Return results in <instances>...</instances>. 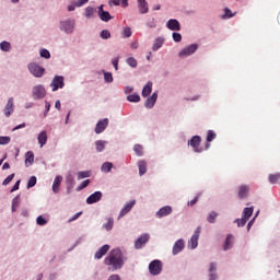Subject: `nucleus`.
<instances>
[{
	"instance_id": "1",
	"label": "nucleus",
	"mask_w": 280,
	"mask_h": 280,
	"mask_svg": "<svg viewBox=\"0 0 280 280\" xmlns=\"http://www.w3.org/2000/svg\"><path fill=\"white\" fill-rule=\"evenodd\" d=\"M104 264L106 266H112L113 270H121L124 267V254L121 253V249H113L105 258Z\"/></svg>"
},
{
	"instance_id": "2",
	"label": "nucleus",
	"mask_w": 280,
	"mask_h": 280,
	"mask_svg": "<svg viewBox=\"0 0 280 280\" xmlns=\"http://www.w3.org/2000/svg\"><path fill=\"white\" fill-rule=\"evenodd\" d=\"M28 71L32 73V75H34V78H43V75H45V68L36 63H30Z\"/></svg>"
},
{
	"instance_id": "3",
	"label": "nucleus",
	"mask_w": 280,
	"mask_h": 280,
	"mask_svg": "<svg viewBox=\"0 0 280 280\" xmlns=\"http://www.w3.org/2000/svg\"><path fill=\"white\" fill-rule=\"evenodd\" d=\"M161 270H163V264L161 260H153L149 265V272L156 277V275H161Z\"/></svg>"
},
{
	"instance_id": "4",
	"label": "nucleus",
	"mask_w": 280,
	"mask_h": 280,
	"mask_svg": "<svg viewBox=\"0 0 280 280\" xmlns=\"http://www.w3.org/2000/svg\"><path fill=\"white\" fill-rule=\"evenodd\" d=\"M202 231V228L198 226L195 230L194 235L191 236V238L188 241V248H191L194 250V248H198V240H200V233Z\"/></svg>"
},
{
	"instance_id": "5",
	"label": "nucleus",
	"mask_w": 280,
	"mask_h": 280,
	"mask_svg": "<svg viewBox=\"0 0 280 280\" xmlns=\"http://www.w3.org/2000/svg\"><path fill=\"white\" fill-rule=\"evenodd\" d=\"M32 93L33 100H43L47 95V90L43 85H35Z\"/></svg>"
},
{
	"instance_id": "6",
	"label": "nucleus",
	"mask_w": 280,
	"mask_h": 280,
	"mask_svg": "<svg viewBox=\"0 0 280 280\" xmlns=\"http://www.w3.org/2000/svg\"><path fill=\"white\" fill-rule=\"evenodd\" d=\"M198 49V45L191 44L186 48L182 49L178 54L179 58H187V56H191V54H196Z\"/></svg>"
},
{
	"instance_id": "7",
	"label": "nucleus",
	"mask_w": 280,
	"mask_h": 280,
	"mask_svg": "<svg viewBox=\"0 0 280 280\" xmlns=\"http://www.w3.org/2000/svg\"><path fill=\"white\" fill-rule=\"evenodd\" d=\"M201 141H202V138H200V136H194L188 141V145H191L194 149V152H197L199 154V152H202V149H200Z\"/></svg>"
},
{
	"instance_id": "8",
	"label": "nucleus",
	"mask_w": 280,
	"mask_h": 280,
	"mask_svg": "<svg viewBox=\"0 0 280 280\" xmlns=\"http://www.w3.org/2000/svg\"><path fill=\"white\" fill-rule=\"evenodd\" d=\"M74 25H75V22L71 20H66L60 23V30L62 32H66V34H72Z\"/></svg>"
},
{
	"instance_id": "9",
	"label": "nucleus",
	"mask_w": 280,
	"mask_h": 280,
	"mask_svg": "<svg viewBox=\"0 0 280 280\" xmlns=\"http://www.w3.org/2000/svg\"><path fill=\"white\" fill-rule=\"evenodd\" d=\"M150 242V235L149 234H142L140 237L137 238L135 242V248L137 250L143 248L144 244H148Z\"/></svg>"
},
{
	"instance_id": "10",
	"label": "nucleus",
	"mask_w": 280,
	"mask_h": 280,
	"mask_svg": "<svg viewBox=\"0 0 280 280\" xmlns=\"http://www.w3.org/2000/svg\"><path fill=\"white\" fill-rule=\"evenodd\" d=\"M106 128H108V118L98 120L94 130L96 135H102Z\"/></svg>"
},
{
	"instance_id": "11",
	"label": "nucleus",
	"mask_w": 280,
	"mask_h": 280,
	"mask_svg": "<svg viewBox=\"0 0 280 280\" xmlns=\"http://www.w3.org/2000/svg\"><path fill=\"white\" fill-rule=\"evenodd\" d=\"M52 91H58V89H62L65 86V78L62 77H55L50 84Z\"/></svg>"
},
{
	"instance_id": "12",
	"label": "nucleus",
	"mask_w": 280,
	"mask_h": 280,
	"mask_svg": "<svg viewBox=\"0 0 280 280\" xmlns=\"http://www.w3.org/2000/svg\"><path fill=\"white\" fill-rule=\"evenodd\" d=\"M167 30H171V32H180V22L176 19H171L166 23Z\"/></svg>"
},
{
	"instance_id": "13",
	"label": "nucleus",
	"mask_w": 280,
	"mask_h": 280,
	"mask_svg": "<svg viewBox=\"0 0 280 280\" xmlns=\"http://www.w3.org/2000/svg\"><path fill=\"white\" fill-rule=\"evenodd\" d=\"M3 113L5 115V117H10V115H12L14 113V98L10 97L8 100V103L3 109Z\"/></svg>"
},
{
	"instance_id": "14",
	"label": "nucleus",
	"mask_w": 280,
	"mask_h": 280,
	"mask_svg": "<svg viewBox=\"0 0 280 280\" xmlns=\"http://www.w3.org/2000/svg\"><path fill=\"white\" fill-rule=\"evenodd\" d=\"M101 200H102V191H95L86 198V203L95 205V202H100Z\"/></svg>"
},
{
	"instance_id": "15",
	"label": "nucleus",
	"mask_w": 280,
	"mask_h": 280,
	"mask_svg": "<svg viewBox=\"0 0 280 280\" xmlns=\"http://www.w3.org/2000/svg\"><path fill=\"white\" fill-rule=\"evenodd\" d=\"M156 100H159V94L154 92L150 97L147 98L144 103L145 108H154Z\"/></svg>"
},
{
	"instance_id": "16",
	"label": "nucleus",
	"mask_w": 280,
	"mask_h": 280,
	"mask_svg": "<svg viewBox=\"0 0 280 280\" xmlns=\"http://www.w3.org/2000/svg\"><path fill=\"white\" fill-rule=\"evenodd\" d=\"M138 9L140 14H148L150 12V7L145 0H138Z\"/></svg>"
},
{
	"instance_id": "17",
	"label": "nucleus",
	"mask_w": 280,
	"mask_h": 280,
	"mask_svg": "<svg viewBox=\"0 0 280 280\" xmlns=\"http://www.w3.org/2000/svg\"><path fill=\"white\" fill-rule=\"evenodd\" d=\"M250 191V187L247 185H242L238 187V198L244 199L248 198V194Z\"/></svg>"
},
{
	"instance_id": "18",
	"label": "nucleus",
	"mask_w": 280,
	"mask_h": 280,
	"mask_svg": "<svg viewBox=\"0 0 280 280\" xmlns=\"http://www.w3.org/2000/svg\"><path fill=\"white\" fill-rule=\"evenodd\" d=\"M60 185H62V176L61 175H57L54 179L52 183V191L54 194H58V191H60Z\"/></svg>"
},
{
	"instance_id": "19",
	"label": "nucleus",
	"mask_w": 280,
	"mask_h": 280,
	"mask_svg": "<svg viewBox=\"0 0 280 280\" xmlns=\"http://www.w3.org/2000/svg\"><path fill=\"white\" fill-rule=\"evenodd\" d=\"M171 213H172V207L165 206L156 212V218H165V215H170Z\"/></svg>"
},
{
	"instance_id": "20",
	"label": "nucleus",
	"mask_w": 280,
	"mask_h": 280,
	"mask_svg": "<svg viewBox=\"0 0 280 280\" xmlns=\"http://www.w3.org/2000/svg\"><path fill=\"white\" fill-rule=\"evenodd\" d=\"M108 250H110V246H109V245H103V246L95 253V259H102V257H104V255H106V253H108Z\"/></svg>"
},
{
	"instance_id": "21",
	"label": "nucleus",
	"mask_w": 280,
	"mask_h": 280,
	"mask_svg": "<svg viewBox=\"0 0 280 280\" xmlns=\"http://www.w3.org/2000/svg\"><path fill=\"white\" fill-rule=\"evenodd\" d=\"M185 248V242L183 240H178L173 246V255H178Z\"/></svg>"
},
{
	"instance_id": "22",
	"label": "nucleus",
	"mask_w": 280,
	"mask_h": 280,
	"mask_svg": "<svg viewBox=\"0 0 280 280\" xmlns=\"http://www.w3.org/2000/svg\"><path fill=\"white\" fill-rule=\"evenodd\" d=\"M164 43H165V38L163 37L155 38L152 46L153 51H159L163 47Z\"/></svg>"
},
{
	"instance_id": "23",
	"label": "nucleus",
	"mask_w": 280,
	"mask_h": 280,
	"mask_svg": "<svg viewBox=\"0 0 280 280\" xmlns=\"http://www.w3.org/2000/svg\"><path fill=\"white\" fill-rule=\"evenodd\" d=\"M136 201H130L129 203L125 205L124 209L119 213V218H124L126 213H129V211L132 210V207H135Z\"/></svg>"
},
{
	"instance_id": "24",
	"label": "nucleus",
	"mask_w": 280,
	"mask_h": 280,
	"mask_svg": "<svg viewBox=\"0 0 280 280\" xmlns=\"http://www.w3.org/2000/svg\"><path fill=\"white\" fill-rule=\"evenodd\" d=\"M217 264L215 262H211L210 264V269H209V272H210V275H209V280H218V273L215 272V270H217Z\"/></svg>"
},
{
	"instance_id": "25",
	"label": "nucleus",
	"mask_w": 280,
	"mask_h": 280,
	"mask_svg": "<svg viewBox=\"0 0 280 280\" xmlns=\"http://www.w3.org/2000/svg\"><path fill=\"white\" fill-rule=\"evenodd\" d=\"M138 167L140 176H143L148 172V163L143 160L138 162Z\"/></svg>"
},
{
	"instance_id": "26",
	"label": "nucleus",
	"mask_w": 280,
	"mask_h": 280,
	"mask_svg": "<svg viewBox=\"0 0 280 280\" xmlns=\"http://www.w3.org/2000/svg\"><path fill=\"white\" fill-rule=\"evenodd\" d=\"M152 93V81H149L142 89V97H148Z\"/></svg>"
},
{
	"instance_id": "27",
	"label": "nucleus",
	"mask_w": 280,
	"mask_h": 280,
	"mask_svg": "<svg viewBox=\"0 0 280 280\" xmlns=\"http://www.w3.org/2000/svg\"><path fill=\"white\" fill-rule=\"evenodd\" d=\"M37 141L40 148H43L47 143V131H42L37 137Z\"/></svg>"
},
{
	"instance_id": "28",
	"label": "nucleus",
	"mask_w": 280,
	"mask_h": 280,
	"mask_svg": "<svg viewBox=\"0 0 280 280\" xmlns=\"http://www.w3.org/2000/svg\"><path fill=\"white\" fill-rule=\"evenodd\" d=\"M223 248H224V250H230V248H233V234H229L226 236Z\"/></svg>"
},
{
	"instance_id": "29",
	"label": "nucleus",
	"mask_w": 280,
	"mask_h": 280,
	"mask_svg": "<svg viewBox=\"0 0 280 280\" xmlns=\"http://www.w3.org/2000/svg\"><path fill=\"white\" fill-rule=\"evenodd\" d=\"M19 205H21V196L18 195L14 197V199L12 200V212L14 213V211H16V209H19Z\"/></svg>"
},
{
	"instance_id": "30",
	"label": "nucleus",
	"mask_w": 280,
	"mask_h": 280,
	"mask_svg": "<svg viewBox=\"0 0 280 280\" xmlns=\"http://www.w3.org/2000/svg\"><path fill=\"white\" fill-rule=\"evenodd\" d=\"M32 163H34V152L28 151L26 153V159H25V165L26 167H30V165H32Z\"/></svg>"
},
{
	"instance_id": "31",
	"label": "nucleus",
	"mask_w": 280,
	"mask_h": 280,
	"mask_svg": "<svg viewBox=\"0 0 280 280\" xmlns=\"http://www.w3.org/2000/svg\"><path fill=\"white\" fill-rule=\"evenodd\" d=\"M101 21H104L105 23H108V21L113 20L110 16V13L108 11L102 12L100 15Z\"/></svg>"
},
{
	"instance_id": "32",
	"label": "nucleus",
	"mask_w": 280,
	"mask_h": 280,
	"mask_svg": "<svg viewBox=\"0 0 280 280\" xmlns=\"http://www.w3.org/2000/svg\"><path fill=\"white\" fill-rule=\"evenodd\" d=\"M279 180H280V173L269 175V183H271V185H277Z\"/></svg>"
},
{
	"instance_id": "33",
	"label": "nucleus",
	"mask_w": 280,
	"mask_h": 280,
	"mask_svg": "<svg viewBox=\"0 0 280 280\" xmlns=\"http://www.w3.org/2000/svg\"><path fill=\"white\" fill-rule=\"evenodd\" d=\"M128 102L138 103L141 102V96L137 93L127 96Z\"/></svg>"
},
{
	"instance_id": "34",
	"label": "nucleus",
	"mask_w": 280,
	"mask_h": 280,
	"mask_svg": "<svg viewBox=\"0 0 280 280\" xmlns=\"http://www.w3.org/2000/svg\"><path fill=\"white\" fill-rule=\"evenodd\" d=\"M253 215V208H245L243 210V218L245 220H250V217Z\"/></svg>"
},
{
	"instance_id": "35",
	"label": "nucleus",
	"mask_w": 280,
	"mask_h": 280,
	"mask_svg": "<svg viewBox=\"0 0 280 280\" xmlns=\"http://www.w3.org/2000/svg\"><path fill=\"white\" fill-rule=\"evenodd\" d=\"M102 172H105V174H108V172H110V170H113V163L110 162H105L102 167H101Z\"/></svg>"
},
{
	"instance_id": "36",
	"label": "nucleus",
	"mask_w": 280,
	"mask_h": 280,
	"mask_svg": "<svg viewBox=\"0 0 280 280\" xmlns=\"http://www.w3.org/2000/svg\"><path fill=\"white\" fill-rule=\"evenodd\" d=\"M95 147H96L97 152H103V150L106 148V142L102 141V140H97L95 142Z\"/></svg>"
},
{
	"instance_id": "37",
	"label": "nucleus",
	"mask_w": 280,
	"mask_h": 280,
	"mask_svg": "<svg viewBox=\"0 0 280 280\" xmlns=\"http://www.w3.org/2000/svg\"><path fill=\"white\" fill-rule=\"evenodd\" d=\"M0 49L2 51H10L12 49V45L9 42L0 43Z\"/></svg>"
},
{
	"instance_id": "38",
	"label": "nucleus",
	"mask_w": 280,
	"mask_h": 280,
	"mask_svg": "<svg viewBox=\"0 0 280 280\" xmlns=\"http://www.w3.org/2000/svg\"><path fill=\"white\" fill-rule=\"evenodd\" d=\"M91 184V179L83 180L80 186L77 187V191H82V189H86L89 185Z\"/></svg>"
},
{
	"instance_id": "39",
	"label": "nucleus",
	"mask_w": 280,
	"mask_h": 280,
	"mask_svg": "<svg viewBox=\"0 0 280 280\" xmlns=\"http://www.w3.org/2000/svg\"><path fill=\"white\" fill-rule=\"evenodd\" d=\"M218 218V212L215 211H212L210 212V214L208 215L207 218V221L210 223V224H213L215 222V219Z\"/></svg>"
},
{
	"instance_id": "40",
	"label": "nucleus",
	"mask_w": 280,
	"mask_h": 280,
	"mask_svg": "<svg viewBox=\"0 0 280 280\" xmlns=\"http://www.w3.org/2000/svg\"><path fill=\"white\" fill-rule=\"evenodd\" d=\"M113 224H115V221L113 220V218H109L107 222L103 225V228L106 229V231H112Z\"/></svg>"
},
{
	"instance_id": "41",
	"label": "nucleus",
	"mask_w": 280,
	"mask_h": 280,
	"mask_svg": "<svg viewBox=\"0 0 280 280\" xmlns=\"http://www.w3.org/2000/svg\"><path fill=\"white\" fill-rule=\"evenodd\" d=\"M127 65L132 69H137V65H138L137 59H135L133 57H129L127 59Z\"/></svg>"
},
{
	"instance_id": "42",
	"label": "nucleus",
	"mask_w": 280,
	"mask_h": 280,
	"mask_svg": "<svg viewBox=\"0 0 280 280\" xmlns=\"http://www.w3.org/2000/svg\"><path fill=\"white\" fill-rule=\"evenodd\" d=\"M215 137H218V135H215V131L209 130L207 133V142L211 143V141H213V139H215Z\"/></svg>"
},
{
	"instance_id": "43",
	"label": "nucleus",
	"mask_w": 280,
	"mask_h": 280,
	"mask_svg": "<svg viewBox=\"0 0 280 280\" xmlns=\"http://www.w3.org/2000/svg\"><path fill=\"white\" fill-rule=\"evenodd\" d=\"M133 151L136 152L137 156H143V147L140 144H136L133 147Z\"/></svg>"
},
{
	"instance_id": "44",
	"label": "nucleus",
	"mask_w": 280,
	"mask_h": 280,
	"mask_svg": "<svg viewBox=\"0 0 280 280\" xmlns=\"http://www.w3.org/2000/svg\"><path fill=\"white\" fill-rule=\"evenodd\" d=\"M233 16H235V13H233L231 9L225 8L223 19H233Z\"/></svg>"
},
{
	"instance_id": "45",
	"label": "nucleus",
	"mask_w": 280,
	"mask_h": 280,
	"mask_svg": "<svg viewBox=\"0 0 280 280\" xmlns=\"http://www.w3.org/2000/svg\"><path fill=\"white\" fill-rule=\"evenodd\" d=\"M11 138L8 136H0V145H8L10 143Z\"/></svg>"
},
{
	"instance_id": "46",
	"label": "nucleus",
	"mask_w": 280,
	"mask_h": 280,
	"mask_svg": "<svg viewBox=\"0 0 280 280\" xmlns=\"http://www.w3.org/2000/svg\"><path fill=\"white\" fill-rule=\"evenodd\" d=\"M93 14H95V10L93 9V7H88L85 9V16H86V19H91V16H93Z\"/></svg>"
},
{
	"instance_id": "47",
	"label": "nucleus",
	"mask_w": 280,
	"mask_h": 280,
	"mask_svg": "<svg viewBox=\"0 0 280 280\" xmlns=\"http://www.w3.org/2000/svg\"><path fill=\"white\" fill-rule=\"evenodd\" d=\"M36 176H31L27 182V189H32L36 185Z\"/></svg>"
},
{
	"instance_id": "48",
	"label": "nucleus",
	"mask_w": 280,
	"mask_h": 280,
	"mask_svg": "<svg viewBox=\"0 0 280 280\" xmlns=\"http://www.w3.org/2000/svg\"><path fill=\"white\" fill-rule=\"evenodd\" d=\"M91 176V173L89 171H83L78 173L79 180H82V178H89Z\"/></svg>"
},
{
	"instance_id": "49",
	"label": "nucleus",
	"mask_w": 280,
	"mask_h": 280,
	"mask_svg": "<svg viewBox=\"0 0 280 280\" xmlns=\"http://www.w3.org/2000/svg\"><path fill=\"white\" fill-rule=\"evenodd\" d=\"M101 38H103L104 40H108V38H110V32L108 30H103L101 32Z\"/></svg>"
},
{
	"instance_id": "50",
	"label": "nucleus",
	"mask_w": 280,
	"mask_h": 280,
	"mask_svg": "<svg viewBox=\"0 0 280 280\" xmlns=\"http://www.w3.org/2000/svg\"><path fill=\"white\" fill-rule=\"evenodd\" d=\"M234 222L237 224V226H245L246 222H248V219L242 217V219H236Z\"/></svg>"
},
{
	"instance_id": "51",
	"label": "nucleus",
	"mask_w": 280,
	"mask_h": 280,
	"mask_svg": "<svg viewBox=\"0 0 280 280\" xmlns=\"http://www.w3.org/2000/svg\"><path fill=\"white\" fill-rule=\"evenodd\" d=\"M40 57H42V58L49 59V58H51V54H50L49 50H47V49H42V50H40Z\"/></svg>"
},
{
	"instance_id": "52",
	"label": "nucleus",
	"mask_w": 280,
	"mask_h": 280,
	"mask_svg": "<svg viewBox=\"0 0 280 280\" xmlns=\"http://www.w3.org/2000/svg\"><path fill=\"white\" fill-rule=\"evenodd\" d=\"M104 80H105V82H107V83L113 82V73H110V72H105V73H104Z\"/></svg>"
},
{
	"instance_id": "53",
	"label": "nucleus",
	"mask_w": 280,
	"mask_h": 280,
	"mask_svg": "<svg viewBox=\"0 0 280 280\" xmlns=\"http://www.w3.org/2000/svg\"><path fill=\"white\" fill-rule=\"evenodd\" d=\"M173 40L175 43H180V40H183V35H180V33H173Z\"/></svg>"
},
{
	"instance_id": "54",
	"label": "nucleus",
	"mask_w": 280,
	"mask_h": 280,
	"mask_svg": "<svg viewBox=\"0 0 280 280\" xmlns=\"http://www.w3.org/2000/svg\"><path fill=\"white\" fill-rule=\"evenodd\" d=\"M36 222L39 226H45V224H47V220H45V218H43L42 215L37 217Z\"/></svg>"
},
{
	"instance_id": "55",
	"label": "nucleus",
	"mask_w": 280,
	"mask_h": 280,
	"mask_svg": "<svg viewBox=\"0 0 280 280\" xmlns=\"http://www.w3.org/2000/svg\"><path fill=\"white\" fill-rule=\"evenodd\" d=\"M147 27H150L151 30H153L154 27H156V21L154 20V18H152L151 20H149L147 22Z\"/></svg>"
},
{
	"instance_id": "56",
	"label": "nucleus",
	"mask_w": 280,
	"mask_h": 280,
	"mask_svg": "<svg viewBox=\"0 0 280 280\" xmlns=\"http://www.w3.org/2000/svg\"><path fill=\"white\" fill-rule=\"evenodd\" d=\"M12 180H14V174L9 175L2 183V185H10V183H12Z\"/></svg>"
},
{
	"instance_id": "57",
	"label": "nucleus",
	"mask_w": 280,
	"mask_h": 280,
	"mask_svg": "<svg viewBox=\"0 0 280 280\" xmlns=\"http://www.w3.org/2000/svg\"><path fill=\"white\" fill-rule=\"evenodd\" d=\"M124 34L126 38H130L132 36V31L130 30V27H125Z\"/></svg>"
},
{
	"instance_id": "58",
	"label": "nucleus",
	"mask_w": 280,
	"mask_h": 280,
	"mask_svg": "<svg viewBox=\"0 0 280 280\" xmlns=\"http://www.w3.org/2000/svg\"><path fill=\"white\" fill-rule=\"evenodd\" d=\"M75 180L73 179V176L69 175L67 177V184L70 185L69 188L73 187Z\"/></svg>"
},
{
	"instance_id": "59",
	"label": "nucleus",
	"mask_w": 280,
	"mask_h": 280,
	"mask_svg": "<svg viewBox=\"0 0 280 280\" xmlns=\"http://www.w3.org/2000/svg\"><path fill=\"white\" fill-rule=\"evenodd\" d=\"M89 0H78L75 2V7L77 8H82V5H85V3L88 2Z\"/></svg>"
},
{
	"instance_id": "60",
	"label": "nucleus",
	"mask_w": 280,
	"mask_h": 280,
	"mask_svg": "<svg viewBox=\"0 0 280 280\" xmlns=\"http://www.w3.org/2000/svg\"><path fill=\"white\" fill-rule=\"evenodd\" d=\"M112 65L115 67L116 71H117V69H119V59L118 58L113 59Z\"/></svg>"
},
{
	"instance_id": "61",
	"label": "nucleus",
	"mask_w": 280,
	"mask_h": 280,
	"mask_svg": "<svg viewBox=\"0 0 280 280\" xmlns=\"http://www.w3.org/2000/svg\"><path fill=\"white\" fill-rule=\"evenodd\" d=\"M20 185H21V180H18V182L14 184V186L12 187L11 192L18 191Z\"/></svg>"
},
{
	"instance_id": "62",
	"label": "nucleus",
	"mask_w": 280,
	"mask_h": 280,
	"mask_svg": "<svg viewBox=\"0 0 280 280\" xmlns=\"http://www.w3.org/2000/svg\"><path fill=\"white\" fill-rule=\"evenodd\" d=\"M109 5H121V0H109Z\"/></svg>"
},
{
	"instance_id": "63",
	"label": "nucleus",
	"mask_w": 280,
	"mask_h": 280,
	"mask_svg": "<svg viewBox=\"0 0 280 280\" xmlns=\"http://www.w3.org/2000/svg\"><path fill=\"white\" fill-rule=\"evenodd\" d=\"M196 202H198V197H195L192 200L188 201V206L194 207V205H196Z\"/></svg>"
},
{
	"instance_id": "64",
	"label": "nucleus",
	"mask_w": 280,
	"mask_h": 280,
	"mask_svg": "<svg viewBox=\"0 0 280 280\" xmlns=\"http://www.w3.org/2000/svg\"><path fill=\"white\" fill-rule=\"evenodd\" d=\"M108 280H121V278H119L117 275H113L108 278Z\"/></svg>"
}]
</instances>
